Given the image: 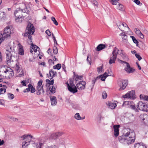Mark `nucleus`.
Returning a JSON list of instances; mask_svg holds the SVG:
<instances>
[{"label":"nucleus","mask_w":148,"mask_h":148,"mask_svg":"<svg viewBox=\"0 0 148 148\" xmlns=\"http://www.w3.org/2000/svg\"><path fill=\"white\" fill-rule=\"evenodd\" d=\"M27 143H28L27 144V146H28L29 144H32L34 146V145H36H36H37V144H39V143H38V144H36L35 143V142L34 141H33L31 140H30L29 141H28Z\"/></svg>","instance_id":"34"},{"label":"nucleus","mask_w":148,"mask_h":148,"mask_svg":"<svg viewBox=\"0 0 148 148\" xmlns=\"http://www.w3.org/2000/svg\"><path fill=\"white\" fill-rule=\"evenodd\" d=\"M19 50L20 53L19 54L20 55H23L24 54V51L23 49L21 48Z\"/></svg>","instance_id":"50"},{"label":"nucleus","mask_w":148,"mask_h":148,"mask_svg":"<svg viewBox=\"0 0 148 148\" xmlns=\"http://www.w3.org/2000/svg\"><path fill=\"white\" fill-rule=\"evenodd\" d=\"M117 26L119 28V29L121 31H122V30L121 29L122 28V27H123V26H122V23L119 22L117 23Z\"/></svg>","instance_id":"40"},{"label":"nucleus","mask_w":148,"mask_h":148,"mask_svg":"<svg viewBox=\"0 0 148 148\" xmlns=\"http://www.w3.org/2000/svg\"><path fill=\"white\" fill-rule=\"evenodd\" d=\"M116 101H114L113 102H112V109H113L115 108L116 106Z\"/></svg>","instance_id":"38"},{"label":"nucleus","mask_w":148,"mask_h":148,"mask_svg":"<svg viewBox=\"0 0 148 148\" xmlns=\"http://www.w3.org/2000/svg\"><path fill=\"white\" fill-rule=\"evenodd\" d=\"M118 9L119 10L123 11V6L119 3V6L118 7Z\"/></svg>","instance_id":"41"},{"label":"nucleus","mask_w":148,"mask_h":148,"mask_svg":"<svg viewBox=\"0 0 148 148\" xmlns=\"http://www.w3.org/2000/svg\"><path fill=\"white\" fill-rule=\"evenodd\" d=\"M50 99L51 100V104L53 106L56 105L57 103L56 97L55 96H50Z\"/></svg>","instance_id":"15"},{"label":"nucleus","mask_w":148,"mask_h":148,"mask_svg":"<svg viewBox=\"0 0 148 148\" xmlns=\"http://www.w3.org/2000/svg\"><path fill=\"white\" fill-rule=\"evenodd\" d=\"M144 123L145 125L148 126V118L146 119V120L145 121Z\"/></svg>","instance_id":"64"},{"label":"nucleus","mask_w":148,"mask_h":148,"mask_svg":"<svg viewBox=\"0 0 148 148\" xmlns=\"http://www.w3.org/2000/svg\"><path fill=\"white\" fill-rule=\"evenodd\" d=\"M106 47V46L104 44H100L97 46L95 49L97 51H99L104 49Z\"/></svg>","instance_id":"17"},{"label":"nucleus","mask_w":148,"mask_h":148,"mask_svg":"<svg viewBox=\"0 0 148 148\" xmlns=\"http://www.w3.org/2000/svg\"><path fill=\"white\" fill-rule=\"evenodd\" d=\"M51 20L53 22V23L56 25H58V23L55 17H51Z\"/></svg>","instance_id":"39"},{"label":"nucleus","mask_w":148,"mask_h":148,"mask_svg":"<svg viewBox=\"0 0 148 148\" xmlns=\"http://www.w3.org/2000/svg\"><path fill=\"white\" fill-rule=\"evenodd\" d=\"M138 108L140 110L148 112V107L145 103L142 101H139L137 104Z\"/></svg>","instance_id":"8"},{"label":"nucleus","mask_w":148,"mask_h":148,"mask_svg":"<svg viewBox=\"0 0 148 148\" xmlns=\"http://www.w3.org/2000/svg\"><path fill=\"white\" fill-rule=\"evenodd\" d=\"M120 36H122V38L125 40H127V36L124 33H122L120 34Z\"/></svg>","instance_id":"33"},{"label":"nucleus","mask_w":148,"mask_h":148,"mask_svg":"<svg viewBox=\"0 0 148 148\" xmlns=\"http://www.w3.org/2000/svg\"><path fill=\"white\" fill-rule=\"evenodd\" d=\"M125 144H129L134 143L135 140V134L134 132H128L126 133Z\"/></svg>","instance_id":"2"},{"label":"nucleus","mask_w":148,"mask_h":148,"mask_svg":"<svg viewBox=\"0 0 148 148\" xmlns=\"http://www.w3.org/2000/svg\"><path fill=\"white\" fill-rule=\"evenodd\" d=\"M140 118L144 122L146 120L147 118V115L146 114H142L139 116Z\"/></svg>","instance_id":"21"},{"label":"nucleus","mask_w":148,"mask_h":148,"mask_svg":"<svg viewBox=\"0 0 148 148\" xmlns=\"http://www.w3.org/2000/svg\"><path fill=\"white\" fill-rule=\"evenodd\" d=\"M74 117L75 119L78 120H81L82 119V118L80 116L79 114L78 113H77L75 114Z\"/></svg>","instance_id":"37"},{"label":"nucleus","mask_w":148,"mask_h":148,"mask_svg":"<svg viewBox=\"0 0 148 148\" xmlns=\"http://www.w3.org/2000/svg\"><path fill=\"white\" fill-rule=\"evenodd\" d=\"M135 56L139 60H140L142 59V57L140 56V55L137 53L135 54Z\"/></svg>","instance_id":"44"},{"label":"nucleus","mask_w":148,"mask_h":148,"mask_svg":"<svg viewBox=\"0 0 148 148\" xmlns=\"http://www.w3.org/2000/svg\"><path fill=\"white\" fill-rule=\"evenodd\" d=\"M138 36H139L142 39L144 37L143 34H142L141 32L140 34H139V35Z\"/></svg>","instance_id":"63"},{"label":"nucleus","mask_w":148,"mask_h":148,"mask_svg":"<svg viewBox=\"0 0 148 148\" xmlns=\"http://www.w3.org/2000/svg\"><path fill=\"white\" fill-rule=\"evenodd\" d=\"M86 60L87 62L90 65L91 63V59L90 58H89V56H88Z\"/></svg>","instance_id":"45"},{"label":"nucleus","mask_w":148,"mask_h":148,"mask_svg":"<svg viewBox=\"0 0 148 148\" xmlns=\"http://www.w3.org/2000/svg\"><path fill=\"white\" fill-rule=\"evenodd\" d=\"M52 73H53V75L52 76L51 78L50 79H51V80H52V79H53V78L54 77H55V74H56V72H54V71L53 70H52Z\"/></svg>","instance_id":"55"},{"label":"nucleus","mask_w":148,"mask_h":148,"mask_svg":"<svg viewBox=\"0 0 148 148\" xmlns=\"http://www.w3.org/2000/svg\"><path fill=\"white\" fill-rule=\"evenodd\" d=\"M126 138V134H125L120 136L119 137V141L122 143H124L125 144V140Z\"/></svg>","instance_id":"18"},{"label":"nucleus","mask_w":148,"mask_h":148,"mask_svg":"<svg viewBox=\"0 0 148 148\" xmlns=\"http://www.w3.org/2000/svg\"><path fill=\"white\" fill-rule=\"evenodd\" d=\"M35 32V28L33 25L31 23H28L26 27L25 32L24 34V36H26L28 34H33Z\"/></svg>","instance_id":"4"},{"label":"nucleus","mask_w":148,"mask_h":148,"mask_svg":"<svg viewBox=\"0 0 148 148\" xmlns=\"http://www.w3.org/2000/svg\"><path fill=\"white\" fill-rule=\"evenodd\" d=\"M120 62L121 63H125L126 64V67L125 68V71L128 73H133L135 71V69H133L132 68L130 67L129 64L121 60H120Z\"/></svg>","instance_id":"10"},{"label":"nucleus","mask_w":148,"mask_h":148,"mask_svg":"<svg viewBox=\"0 0 148 148\" xmlns=\"http://www.w3.org/2000/svg\"><path fill=\"white\" fill-rule=\"evenodd\" d=\"M48 62L50 65H52V64H54V62L51 59H49L48 60Z\"/></svg>","instance_id":"61"},{"label":"nucleus","mask_w":148,"mask_h":148,"mask_svg":"<svg viewBox=\"0 0 148 148\" xmlns=\"http://www.w3.org/2000/svg\"><path fill=\"white\" fill-rule=\"evenodd\" d=\"M135 92L134 90H132L128 92L125 95L123 96V97L124 98H130L133 99L135 98Z\"/></svg>","instance_id":"9"},{"label":"nucleus","mask_w":148,"mask_h":148,"mask_svg":"<svg viewBox=\"0 0 148 148\" xmlns=\"http://www.w3.org/2000/svg\"><path fill=\"white\" fill-rule=\"evenodd\" d=\"M119 125H114L113 128L114 129V135L115 137H117L119 134V127H120Z\"/></svg>","instance_id":"13"},{"label":"nucleus","mask_w":148,"mask_h":148,"mask_svg":"<svg viewBox=\"0 0 148 148\" xmlns=\"http://www.w3.org/2000/svg\"><path fill=\"white\" fill-rule=\"evenodd\" d=\"M103 69V67L102 66L98 67L97 68L98 71L99 72H101L102 71V69Z\"/></svg>","instance_id":"51"},{"label":"nucleus","mask_w":148,"mask_h":148,"mask_svg":"<svg viewBox=\"0 0 148 148\" xmlns=\"http://www.w3.org/2000/svg\"><path fill=\"white\" fill-rule=\"evenodd\" d=\"M43 144L40 142L39 144L36 145V148H41L42 147L43 145Z\"/></svg>","instance_id":"46"},{"label":"nucleus","mask_w":148,"mask_h":148,"mask_svg":"<svg viewBox=\"0 0 148 148\" xmlns=\"http://www.w3.org/2000/svg\"><path fill=\"white\" fill-rule=\"evenodd\" d=\"M86 84V82L83 81H80L76 84V87L79 90H83L85 88Z\"/></svg>","instance_id":"11"},{"label":"nucleus","mask_w":148,"mask_h":148,"mask_svg":"<svg viewBox=\"0 0 148 148\" xmlns=\"http://www.w3.org/2000/svg\"><path fill=\"white\" fill-rule=\"evenodd\" d=\"M31 47H33V50L35 53H36L37 51V49H40V48L39 47H38L37 46L34 45L32 43L31 44Z\"/></svg>","instance_id":"25"},{"label":"nucleus","mask_w":148,"mask_h":148,"mask_svg":"<svg viewBox=\"0 0 148 148\" xmlns=\"http://www.w3.org/2000/svg\"><path fill=\"white\" fill-rule=\"evenodd\" d=\"M42 91L41 94L43 95L45 93V91L44 90L43 88L41 87H37V89L36 90V94L37 95H40L41 93V91Z\"/></svg>","instance_id":"16"},{"label":"nucleus","mask_w":148,"mask_h":148,"mask_svg":"<svg viewBox=\"0 0 148 148\" xmlns=\"http://www.w3.org/2000/svg\"><path fill=\"white\" fill-rule=\"evenodd\" d=\"M82 77L81 76L77 75L75 78V80L76 81H77L78 79L81 80V78Z\"/></svg>","instance_id":"54"},{"label":"nucleus","mask_w":148,"mask_h":148,"mask_svg":"<svg viewBox=\"0 0 148 148\" xmlns=\"http://www.w3.org/2000/svg\"><path fill=\"white\" fill-rule=\"evenodd\" d=\"M145 145H140L139 143H137L135 144L134 146V148H143V146Z\"/></svg>","instance_id":"29"},{"label":"nucleus","mask_w":148,"mask_h":148,"mask_svg":"<svg viewBox=\"0 0 148 148\" xmlns=\"http://www.w3.org/2000/svg\"><path fill=\"white\" fill-rule=\"evenodd\" d=\"M130 37L132 39L134 43L135 44H137L138 43V41L134 36H131Z\"/></svg>","instance_id":"42"},{"label":"nucleus","mask_w":148,"mask_h":148,"mask_svg":"<svg viewBox=\"0 0 148 148\" xmlns=\"http://www.w3.org/2000/svg\"><path fill=\"white\" fill-rule=\"evenodd\" d=\"M16 62L17 61V63L16 65V66L15 67V69L17 72L19 73L21 70V68L19 65V63L18 62L17 60H16Z\"/></svg>","instance_id":"23"},{"label":"nucleus","mask_w":148,"mask_h":148,"mask_svg":"<svg viewBox=\"0 0 148 148\" xmlns=\"http://www.w3.org/2000/svg\"><path fill=\"white\" fill-rule=\"evenodd\" d=\"M27 36L28 37V38L31 40V42L32 43V36L31 35H30V34H28L27 35Z\"/></svg>","instance_id":"58"},{"label":"nucleus","mask_w":148,"mask_h":148,"mask_svg":"<svg viewBox=\"0 0 148 148\" xmlns=\"http://www.w3.org/2000/svg\"><path fill=\"white\" fill-rule=\"evenodd\" d=\"M62 67L65 73H66V67L65 65L64 64H62Z\"/></svg>","instance_id":"60"},{"label":"nucleus","mask_w":148,"mask_h":148,"mask_svg":"<svg viewBox=\"0 0 148 148\" xmlns=\"http://www.w3.org/2000/svg\"><path fill=\"white\" fill-rule=\"evenodd\" d=\"M51 83H46L45 85L46 86L49 88V87H50L49 85H53L54 83L53 79L51 80Z\"/></svg>","instance_id":"36"},{"label":"nucleus","mask_w":148,"mask_h":148,"mask_svg":"<svg viewBox=\"0 0 148 148\" xmlns=\"http://www.w3.org/2000/svg\"><path fill=\"white\" fill-rule=\"evenodd\" d=\"M106 104L107 105V106L108 107V108H111L110 106H111V102L110 101H108L106 102Z\"/></svg>","instance_id":"53"},{"label":"nucleus","mask_w":148,"mask_h":148,"mask_svg":"<svg viewBox=\"0 0 148 148\" xmlns=\"http://www.w3.org/2000/svg\"><path fill=\"white\" fill-rule=\"evenodd\" d=\"M134 30L136 34L138 35H139V34H140L141 32L140 31L138 28H135Z\"/></svg>","instance_id":"43"},{"label":"nucleus","mask_w":148,"mask_h":148,"mask_svg":"<svg viewBox=\"0 0 148 148\" xmlns=\"http://www.w3.org/2000/svg\"><path fill=\"white\" fill-rule=\"evenodd\" d=\"M53 51L54 53L55 54H56L58 53V49L57 47V46L56 45V44L54 45L53 47Z\"/></svg>","instance_id":"32"},{"label":"nucleus","mask_w":148,"mask_h":148,"mask_svg":"<svg viewBox=\"0 0 148 148\" xmlns=\"http://www.w3.org/2000/svg\"><path fill=\"white\" fill-rule=\"evenodd\" d=\"M14 15L16 17L15 20L16 22H20L22 21L23 19L22 17L23 15L20 8H17L15 10Z\"/></svg>","instance_id":"5"},{"label":"nucleus","mask_w":148,"mask_h":148,"mask_svg":"<svg viewBox=\"0 0 148 148\" xmlns=\"http://www.w3.org/2000/svg\"><path fill=\"white\" fill-rule=\"evenodd\" d=\"M102 97L103 99H106L107 97V94L106 92L104 91L102 93Z\"/></svg>","instance_id":"35"},{"label":"nucleus","mask_w":148,"mask_h":148,"mask_svg":"<svg viewBox=\"0 0 148 148\" xmlns=\"http://www.w3.org/2000/svg\"><path fill=\"white\" fill-rule=\"evenodd\" d=\"M125 103L128 104H129L130 103H131V105H130V107L133 110H134L136 112H137L138 111V110L135 107V105L134 104L133 102H132V103H131V101L129 102L128 101H126L125 102Z\"/></svg>","instance_id":"22"},{"label":"nucleus","mask_w":148,"mask_h":148,"mask_svg":"<svg viewBox=\"0 0 148 148\" xmlns=\"http://www.w3.org/2000/svg\"><path fill=\"white\" fill-rule=\"evenodd\" d=\"M48 148H58V147L55 145H51L48 147Z\"/></svg>","instance_id":"62"},{"label":"nucleus","mask_w":148,"mask_h":148,"mask_svg":"<svg viewBox=\"0 0 148 148\" xmlns=\"http://www.w3.org/2000/svg\"><path fill=\"white\" fill-rule=\"evenodd\" d=\"M108 76V75L107 73L106 72H105L103 74L97 76V79H99L100 78L101 81H105L106 78Z\"/></svg>","instance_id":"19"},{"label":"nucleus","mask_w":148,"mask_h":148,"mask_svg":"<svg viewBox=\"0 0 148 148\" xmlns=\"http://www.w3.org/2000/svg\"><path fill=\"white\" fill-rule=\"evenodd\" d=\"M61 67V64H58L56 65L53 66V68L54 69H57L60 70Z\"/></svg>","instance_id":"28"},{"label":"nucleus","mask_w":148,"mask_h":148,"mask_svg":"<svg viewBox=\"0 0 148 148\" xmlns=\"http://www.w3.org/2000/svg\"><path fill=\"white\" fill-rule=\"evenodd\" d=\"M45 33L48 36H51V33L49 29L46 30L45 31Z\"/></svg>","instance_id":"52"},{"label":"nucleus","mask_w":148,"mask_h":148,"mask_svg":"<svg viewBox=\"0 0 148 148\" xmlns=\"http://www.w3.org/2000/svg\"><path fill=\"white\" fill-rule=\"evenodd\" d=\"M98 79H97V77L96 78L93 79L92 80V86H93L95 84L96 81V80Z\"/></svg>","instance_id":"56"},{"label":"nucleus","mask_w":148,"mask_h":148,"mask_svg":"<svg viewBox=\"0 0 148 148\" xmlns=\"http://www.w3.org/2000/svg\"><path fill=\"white\" fill-rule=\"evenodd\" d=\"M118 1L119 0H112V4L114 5H116Z\"/></svg>","instance_id":"48"},{"label":"nucleus","mask_w":148,"mask_h":148,"mask_svg":"<svg viewBox=\"0 0 148 148\" xmlns=\"http://www.w3.org/2000/svg\"><path fill=\"white\" fill-rule=\"evenodd\" d=\"M140 99H143L145 100L148 101V96L140 95Z\"/></svg>","instance_id":"27"},{"label":"nucleus","mask_w":148,"mask_h":148,"mask_svg":"<svg viewBox=\"0 0 148 148\" xmlns=\"http://www.w3.org/2000/svg\"><path fill=\"white\" fill-rule=\"evenodd\" d=\"M5 53L6 54V62L8 64H10L11 62H13L12 60V57L15 52L11 47H9L8 49H6Z\"/></svg>","instance_id":"1"},{"label":"nucleus","mask_w":148,"mask_h":148,"mask_svg":"<svg viewBox=\"0 0 148 148\" xmlns=\"http://www.w3.org/2000/svg\"><path fill=\"white\" fill-rule=\"evenodd\" d=\"M122 26H123V27H127L128 28V29H130L129 27L127 25V24H126L125 23H122Z\"/></svg>","instance_id":"59"},{"label":"nucleus","mask_w":148,"mask_h":148,"mask_svg":"<svg viewBox=\"0 0 148 148\" xmlns=\"http://www.w3.org/2000/svg\"><path fill=\"white\" fill-rule=\"evenodd\" d=\"M0 94H3L6 91V89L5 88H0Z\"/></svg>","instance_id":"47"},{"label":"nucleus","mask_w":148,"mask_h":148,"mask_svg":"<svg viewBox=\"0 0 148 148\" xmlns=\"http://www.w3.org/2000/svg\"><path fill=\"white\" fill-rule=\"evenodd\" d=\"M128 84V81L126 80L119 79L118 82V84L120 87L119 89V91L124 90Z\"/></svg>","instance_id":"7"},{"label":"nucleus","mask_w":148,"mask_h":148,"mask_svg":"<svg viewBox=\"0 0 148 148\" xmlns=\"http://www.w3.org/2000/svg\"><path fill=\"white\" fill-rule=\"evenodd\" d=\"M56 86L55 85L52 86L51 87H50L49 89L51 92L53 94L54 93L56 92Z\"/></svg>","instance_id":"20"},{"label":"nucleus","mask_w":148,"mask_h":148,"mask_svg":"<svg viewBox=\"0 0 148 148\" xmlns=\"http://www.w3.org/2000/svg\"><path fill=\"white\" fill-rule=\"evenodd\" d=\"M28 141L27 142V141L23 142L22 144V147H23L24 146H25V147H26L28 146H27V144L28 143H27Z\"/></svg>","instance_id":"57"},{"label":"nucleus","mask_w":148,"mask_h":148,"mask_svg":"<svg viewBox=\"0 0 148 148\" xmlns=\"http://www.w3.org/2000/svg\"><path fill=\"white\" fill-rule=\"evenodd\" d=\"M68 90L71 92L75 93L77 92V88L72 80H70L69 84L66 83Z\"/></svg>","instance_id":"6"},{"label":"nucleus","mask_w":148,"mask_h":148,"mask_svg":"<svg viewBox=\"0 0 148 148\" xmlns=\"http://www.w3.org/2000/svg\"><path fill=\"white\" fill-rule=\"evenodd\" d=\"M69 100L68 101L69 103H70L71 105L74 109L76 110H80L81 109V108L79 105L75 103L71 102Z\"/></svg>","instance_id":"14"},{"label":"nucleus","mask_w":148,"mask_h":148,"mask_svg":"<svg viewBox=\"0 0 148 148\" xmlns=\"http://www.w3.org/2000/svg\"><path fill=\"white\" fill-rule=\"evenodd\" d=\"M5 16V13L4 12H1L0 11V18H3Z\"/></svg>","instance_id":"49"},{"label":"nucleus","mask_w":148,"mask_h":148,"mask_svg":"<svg viewBox=\"0 0 148 148\" xmlns=\"http://www.w3.org/2000/svg\"><path fill=\"white\" fill-rule=\"evenodd\" d=\"M42 80H40L38 82L37 84V87H41V88H43V85H42Z\"/></svg>","instance_id":"30"},{"label":"nucleus","mask_w":148,"mask_h":148,"mask_svg":"<svg viewBox=\"0 0 148 148\" xmlns=\"http://www.w3.org/2000/svg\"><path fill=\"white\" fill-rule=\"evenodd\" d=\"M62 135V134L60 132L56 133L55 134H52L51 135V137L53 139H56L58 136H61Z\"/></svg>","instance_id":"24"},{"label":"nucleus","mask_w":148,"mask_h":148,"mask_svg":"<svg viewBox=\"0 0 148 148\" xmlns=\"http://www.w3.org/2000/svg\"><path fill=\"white\" fill-rule=\"evenodd\" d=\"M28 87L30 88V91L31 93H34L36 91L35 89L34 88L31 84H29Z\"/></svg>","instance_id":"26"},{"label":"nucleus","mask_w":148,"mask_h":148,"mask_svg":"<svg viewBox=\"0 0 148 148\" xmlns=\"http://www.w3.org/2000/svg\"><path fill=\"white\" fill-rule=\"evenodd\" d=\"M8 99L10 100L13 99L14 97V95L11 93H8Z\"/></svg>","instance_id":"31"},{"label":"nucleus","mask_w":148,"mask_h":148,"mask_svg":"<svg viewBox=\"0 0 148 148\" xmlns=\"http://www.w3.org/2000/svg\"><path fill=\"white\" fill-rule=\"evenodd\" d=\"M119 50L115 47L112 52L113 59H112V64L115 63V61L116 60L117 54L118 53Z\"/></svg>","instance_id":"12"},{"label":"nucleus","mask_w":148,"mask_h":148,"mask_svg":"<svg viewBox=\"0 0 148 148\" xmlns=\"http://www.w3.org/2000/svg\"><path fill=\"white\" fill-rule=\"evenodd\" d=\"M11 34L10 26H8L4 29L3 33L1 34L2 37L0 38L1 41V42L5 39H8L10 37Z\"/></svg>","instance_id":"3"}]
</instances>
